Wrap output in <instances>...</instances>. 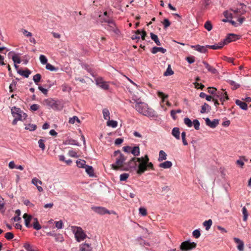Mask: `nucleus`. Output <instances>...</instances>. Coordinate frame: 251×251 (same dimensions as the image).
<instances>
[{"instance_id":"obj_1","label":"nucleus","mask_w":251,"mask_h":251,"mask_svg":"<svg viewBox=\"0 0 251 251\" xmlns=\"http://www.w3.org/2000/svg\"><path fill=\"white\" fill-rule=\"evenodd\" d=\"M134 107V106H132ZM136 110L140 114L149 117L155 116V112L153 109L149 107L148 105L144 102H136L134 106Z\"/></svg>"},{"instance_id":"obj_2","label":"nucleus","mask_w":251,"mask_h":251,"mask_svg":"<svg viewBox=\"0 0 251 251\" xmlns=\"http://www.w3.org/2000/svg\"><path fill=\"white\" fill-rule=\"evenodd\" d=\"M114 155L116 157L115 164H112L111 167L115 170H122L125 168L126 157L122 154L120 151H116L114 153Z\"/></svg>"},{"instance_id":"obj_3","label":"nucleus","mask_w":251,"mask_h":251,"mask_svg":"<svg viewBox=\"0 0 251 251\" xmlns=\"http://www.w3.org/2000/svg\"><path fill=\"white\" fill-rule=\"evenodd\" d=\"M148 169L154 170L153 164L149 162V158L148 155H145L144 157H143V160H142L141 164H138L137 173L141 175Z\"/></svg>"},{"instance_id":"obj_4","label":"nucleus","mask_w":251,"mask_h":251,"mask_svg":"<svg viewBox=\"0 0 251 251\" xmlns=\"http://www.w3.org/2000/svg\"><path fill=\"white\" fill-rule=\"evenodd\" d=\"M71 230L75 234L76 240L78 242L84 240L87 237V235L80 226H71Z\"/></svg>"},{"instance_id":"obj_5","label":"nucleus","mask_w":251,"mask_h":251,"mask_svg":"<svg viewBox=\"0 0 251 251\" xmlns=\"http://www.w3.org/2000/svg\"><path fill=\"white\" fill-rule=\"evenodd\" d=\"M142 160H143V157H133L130 160V161L126 164L125 168H123V170L132 171V170H136L138 166V165H137V162H138L139 164H141Z\"/></svg>"},{"instance_id":"obj_6","label":"nucleus","mask_w":251,"mask_h":251,"mask_svg":"<svg viewBox=\"0 0 251 251\" xmlns=\"http://www.w3.org/2000/svg\"><path fill=\"white\" fill-rule=\"evenodd\" d=\"M43 104L54 110H60L62 108L60 102L52 99H47L43 101Z\"/></svg>"},{"instance_id":"obj_7","label":"nucleus","mask_w":251,"mask_h":251,"mask_svg":"<svg viewBox=\"0 0 251 251\" xmlns=\"http://www.w3.org/2000/svg\"><path fill=\"white\" fill-rule=\"evenodd\" d=\"M11 113L14 118H18L20 120H25L27 115L22 111L20 108L14 106L11 109Z\"/></svg>"},{"instance_id":"obj_8","label":"nucleus","mask_w":251,"mask_h":251,"mask_svg":"<svg viewBox=\"0 0 251 251\" xmlns=\"http://www.w3.org/2000/svg\"><path fill=\"white\" fill-rule=\"evenodd\" d=\"M91 209L96 213L100 214V215H104L105 214H115L116 213L113 211H110L107 209H106L105 207H100V206H93L92 207Z\"/></svg>"},{"instance_id":"obj_9","label":"nucleus","mask_w":251,"mask_h":251,"mask_svg":"<svg viewBox=\"0 0 251 251\" xmlns=\"http://www.w3.org/2000/svg\"><path fill=\"white\" fill-rule=\"evenodd\" d=\"M196 243L194 242L191 243L187 241L182 242L180 248L182 251H188L195 249L196 247Z\"/></svg>"},{"instance_id":"obj_10","label":"nucleus","mask_w":251,"mask_h":251,"mask_svg":"<svg viewBox=\"0 0 251 251\" xmlns=\"http://www.w3.org/2000/svg\"><path fill=\"white\" fill-rule=\"evenodd\" d=\"M96 84L103 90H108L109 86L107 83L104 81L101 77H97L95 79Z\"/></svg>"},{"instance_id":"obj_11","label":"nucleus","mask_w":251,"mask_h":251,"mask_svg":"<svg viewBox=\"0 0 251 251\" xmlns=\"http://www.w3.org/2000/svg\"><path fill=\"white\" fill-rule=\"evenodd\" d=\"M105 28L109 31H113L116 34H119L120 32L114 21L112 22V23L108 24L107 26L105 27Z\"/></svg>"},{"instance_id":"obj_12","label":"nucleus","mask_w":251,"mask_h":251,"mask_svg":"<svg viewBox=\"0 0 251 251\" xmlns=\"http://www.w3.org/2000/svg\"><path fill=\"white\" fill-rule=\"evenodd\" d=\"M241 7L235 10H231L234 14H239L240 15H244L246 12V5L243 3H240Z\"/></svg>"},{"instance_id":"obj_13","label":"nucleus","mask_w":251,"mask_h":251,"mask_svg":"<svg viewBox=\"0 0 251 251\" xmlns=\"http://www.w3.org/2000/svg\"><path fill=\"white\" fill-rule=\"evenodd\" d=\"M205 121L206 125L212 128H215L219 124L218 119H214L213 121H211L208 118H207L205 119Z\"/></svg>"},{"instance_id":"obj_14","label":"nucleus","mask_w":251,"mask_h":251,"mask_svg":"<svg viewBox=\"0 0 251 251\" xmlns=\"http://www.w3.org/2000/svg\"><path fill=\"white\" fill-rule=\"evenodd\" d=\"M238 35L234 34H229L228 36L224 40L223 43H225V45L234 41L238 39Z\"/></svg>"},{"instance_id":"obj_15","label":"nucleus","mask_w":251,"mask_h":251,"mask_svg":"<svg viewBox=\"0 0 251 251\" xmlns=\"http://www.w3.org/2000/svg\"><path fill=\"white\" fill-rule=\"evenodd\" d=\"M234 242L238 244V246H237V249L239 251H244V243L243 241L240 240L239 238L235 237L233 239Z\"/></svg>"},{"instance_id":"obj_16","label":"nucleus","mask_w":251,"mask_h":251,"mask_svg":"<svg viewBox=\"0 0 251 251\" xmlns=\"http://www.w3.org/2000/svg\"><path fill=\"white\" fill-rule=\"evenodd\" d=\"M202 63L209 72L212 74H216L217 73V70L213 67L210 65L207 62L203 61Z\"/></svg>"},{"instance_id":"obj_17","label":"nucleus","mask_w":251,"mask_h":251,"mask_svg":"<svg viewBox=\"0 0 251 251\" xmlns=\"http://www.w3.org/2000/svg\"><path fill=\"white\" fill-rule=\"evenodd\" d=\"M23 218L25 220V225L27 227H30L31 226L30 223L32 219V216L28 215L26 213H25L23 215Z\"/></svg>"},{"instance_id":"obj_18","label":"nucleus","mask_w":251,"mask_h":251,"mask_svg":"<svg viewBox=\"0 0 251 251\" xmlns=\"http://www.w3.org/2000/svg\"><path fill=\"white\" fill-rule=\"evenodd\" d=\"M192 48L195 49L196 50L201 52V53H205L207 51L206 48H208L207 46L206 47L200 46L199 45H197L196 46H192Z\"/></svg>"},{"instance_id":"obj_19","label":"nucleus","mask_w":251,"mask_h":251,"mask_svg":"<svg viewBox=\"0 0 251 251\" xmlns=\"http://www.w3.org/2000/svg\"><path fill=\"white\" fill-rule=\"evenodd\" d=\"M79 251H92V250L90 244L84 243L80 246Z\"/></svg>"},{"instance_id":"obj_20","label":"nucleus","mask_w":251,"mask_h":251,"mask_svg":"<svg viewBox=\"0 0 251 251\" xmlns=\"http://www.w3.org/2000/svg\"><path fill=\"white\" fill-rule=\"evenodd\" d=\"M235 103L237 105L239 106L242 109L245 110L248 109V105L246 102L241 101L239 100H237L235 101Z\"/></svg>"},{"instance_id":"obj_21","label":"nucleus","mask_w":251,"mask_h":251,"mask_svg":"<svg viewBox=\"0 0 251 251\" xmlns=\"http://www.w3.org/2000/svg\"><path fill=\"white\" fill-rule=\"evenodd\" d=\"M64 144L79 146L78 142L72 138H68L64 142Z\"/></svg>"},{"instance_id":"obj_22","label":"nucleus","mask_w":251,"mask_h":251,"mask_svg":"<svg viewBox=\"0 0 251 251\" xmlns=\"http://www.w3.org/2000/svg\"><path fill=\"white\" fill-rule=\"evenodd\" d=\"M172 166V163L169 161H166L159 164V167L164 169L170 168Z\"/></svg>"},{"instance_id":"obj_23","label":"nucleus","mask_w":251,"mask_h":251,"mask_svg":"<svg viewBox=\"0 0 251 251\" xmlns=\"http://www.w3.org/2000/svg\"><path fill=\"white\" fill-rule=\"evenodd\" d=\"M158 51H160L162 53H165L166 52V50L161 47H154L152 48L151 52L153 54H155Z\"/></svg>"},{"instance_id":"obj_24","label":"nucleus","mask_w":251,"mask_h":251,"mask_svg":"<svg viewBox=\"0 0 251 251\" xmlns=\"http://www.w3.org/2000/svg\"><path fill=\"white\" fill-rule=\"evenodd\" d=\"M225 45V43L220 42L218 44H215L212 46L207 45V47L208 48L213 49V50H218L220 49Z\"/></svg>"},{"instance_id":"obj_25","label":"nucleus","mask_w":251,"mask_h":251,"mask_svg":"<svg viewBox=\"0 0 251 251\" xmlns=\"http://www.w3.org/2000/svg\"><path fill=\"white\" fill-rule=\"evenodd\" d=\"M224 89H221V91H218L213 96V97H214L216 99L219 98L221 102H223V99L224 96V94H223Z\"/></svg>"},{"instance_id":"obj_26","label":"nucleus","mask_w":251,"mask_h":251,"mask_svg":"<svg viewBox=\"0 0 251 251\" xmlns=\"http://www.w3.org/2000/svg\"><path fill=\"white\" fill-rule=\"evenodd\" d=\"M211 110V107L206 103H204L201 106V113H207Z\"/></svg>"},{"instance_id":"obj_27","label":"nucleus","mask_w":251,"mask_h":251,"mask_svg":"<svg viewBox=\"0 0 251 251\" xmlns=\"http://www.w3.org/2000/svg\"><path fill=\"white\" fill-rule=\"evenodd\" d=\"M172 134L176 139H180V132L178 127H174L172 130Z\"/></svg>"},{"instance_id":"obj_28","label":"nucleus","mask_w":251,"mask_h":251,"mask_svg":"<svg viewBox=\"0 0 251 251\" xmlns=\"http://www.w3.org/2000/svg\"><path fill=\"white\" fill-rule=\"evenodd\" d=\"M5 202L4 199L0 196V212L4 213L5 211L4 206Z\"/></svg>"},{"instance_id":"obj_29","label":"nucleus","mask_w":251,"mask_h":251,"mask_svg":"<svg viewBox=\"0 0 251 251\" xmlns=\"http://www.w3.org/2000/svg\"><path fill=\"white\" fill-rule=\"evenodd\" d=\"M85 169L86 173L89 175V176H94V169L92 166L87 165Z\"/></svg>"},{"instance_id":"obj_30","label":"nucleus","mask_w":251,"mask_h":251,"mask_svg":"<svg viewBox=\"0 0 251 251\" xmlns=\"http://www.w3.org/2000/svg\"><path fill=\"white\" fill-rule=\"evenodd\" d=\"M131 152L134 156H139L140 155V149L138 146L134 147L133 148H131Z\"/></svg>"},{"instance_id":"obj_31","label":"nucleus","mask_w":251,"mask_h":251,"mask_svg":"<svg viewBox=\"0 0 251 251\" xmlns=\"http://www.w3.org/2000/svg\"><path fill=\"white\" fill-rule=\"evenodd\" d=\"M34 222L33 223V228L36 230H39L41 228V226L40 225L38 219L36 218L33 219Z\"/></svg>"},{"instance_id":"obj_32","label":"nucleus","mask_w":251,"mask_h":251,"mask_svg":"<svg viewBox=\"0 0 251 251\" xmlns=\"http://www.w3.org/2000/svg\"><path fill=\"white\" fill-rule=\"evenodd\" d=\"M18 73L20 75H21L26 78H27L29 76V75L31 73L30 71L28 69H26V70H25V71L19 70L18 71Z\"/></svg>"},{"instance_id":"obj_33","label":"nucleus","mask_w":251,"mask_h":251,"mask_svg":"<svg viewBox=\"0 0 251 251\" xmlns=\"http://www.w3.org/2000/svg\"><path fill=\"white\" fill-rule=\"evenodd\" d=\"M77 166L79 168H85L87 165H86V161L84 160L79 159L76 161Z\"/></svg>"},{"instance_id":"obj_34","label":"nucleus","mask_w":251,"mask_h":251,"mask_svg":"<svg viewBox=\"0 0 251 251\" xmlns=\"http://www.w3.org/2000/svg\"><path fill=\"white\" fill-rule=\"evenodd\" d=\"M150 34L151 39L154 41L155 44L158 46H160L161 43L159 41L157 36L152 32H151Z\"/></svg>"},{"instance_id":"obj_35","label":"nucleus","mask_w":251,"mask_h":251,"mask_svg":"<svg viewBox=\"0 0 251 251\" xmlns=\"http://www.w3.org/2000/svg\"><path fill=\"white\" fill-rule=\"evenodd\" d=\"M167 154L166 153L162 150H161L159 153V158L158 161H162L163 160L166 159Z\"/></svg>"},{"instance_id":"obj_36","label":"nucleus","mask_w":251,"mask_h":251,"mask_svg":"<svg viewBox=\"0 0 251 251\" xmlns=\"http://www.w3.org/2000/svg\"><path fill=\"white\" fill-rule=\"evenodd\" d=\"M212 224V221L211 219L205 221L203 223V226L205 227V229L208 230Z\"/></svg>"},{"instance_id":"obj_37","label":"nucleus","mask_w":251,"mask_h":251,"mask_svg":"<svg viewBox=\"0 0 251 251\" xmlns=\"http://www.w3.org/2000/svg\"><path fill=\"white\" fill-rule=\"evenodd\" d=\"M24 247L27 251H37V250L35 248H34L33 247L31 246L28 243L25 244L24 245Z\"/></svg>"},{"instance_id":"obj_38","label":"nucleus","mask_w":251,"mask_h":251,"mask_svg":"<svg viewBox=\"0 0 251 251\" xmlns=\"http://www.w3.org/2000/svg\"><path fill=\"white\" fill-rule=\"evenodd\" d=\"M41 75L39 74H37L36 75L33 76V80H34L36 84L38 85V83L41 80Z\"/></svg>"},{"instance_id":"obj_39","label":"nucleus","mask_w":251,"mask_h":251,"mask_svg":"<svg viewBox=\"0 0 251 251\" xmlns=\"http://www.w3.org/2000/svg\"><path fill=\"white\" fill-rule=\"evenodd\" d=\"M102 113L103 118L105 120H109L110 119V113L109 110L107 109H104L102 110Z\"/></svg>"},{"instance_id":"obj_40","label":"nucleus","mask_w":251,"mask_h":251,"mask_svg":"<svg viewBox=\"0 0 251 251\" xmlns=\"http://www.w3.org/2000/svg\"><path fill=\"white\" fill-rule=\"evenodd\" d=\"M200 97L201 98H205L207 101H210L213 98L212 96L207 95L203 92H201L200 93Z\"/></svg>"},{"instance_id":"obj_41","label":"nucleus","mask_w":251,"mask_h":251,"mask_svg":"<svg viewBox=\"0 0 251 251\" xmlns=\"http://www.w3.org/2000/svg\"><path fill=\"white\" fill-rule=\"evenodd\" d=\"M107 125L112 127H116L118 125V123L116 121L109 120L107 122Z\"/></svg>"},{"instance_id":"obj_42","label":"nucleus","mask_w":251,"mask_h":251,"mask_svg":"<svg viewBox=\"0 0 251 251\" xmlns=\"http://www.w3.org/2000/svg\"><path fill=\"white\" fill-rule=\"evenodd\" d=\"M174 74V71L172 70L170 65H169L166 72L164 73V75L169 76Z\"/></svg>"},{"instance_id":"obj_43","label":"nucleus","mask_w":251,"mask_h":251,"mask_svg":"<svg viewBox=\"0 0 251 251\" xmlns=\"http://www.w3.org/2000/svg\"><path fill=\"white\" fill-rule=\"evenodd\" d=\"M101 23H107V24H109L110 23H112V22H113V20L111 19V18H109L108 17H101Z\"/></svg>"},{"instance_id":"obj_44","label":"nucleus","mask_w":251,"mask_h":251,"mask_svg":"<svg viewBox=\"0 0 251 251\" xmlns=\"http://www.w3.org/2000/svg\"><path fill=\"white\" fill-rule=\"evenodd\" d=\"M54 237L55 240L57 242H62L64 241V238L61 234H56Z\"/></svg>"},{"instance_id":"obj_45","label":"nucleus","mask_w":251,"mask_h":251,"mask_svg":"<svg viewBox=\"0 0 251 251\" xmlns=\"http://www.w3.org/2000/svg\"><path fill=\"white\" fill-rule=\"evenodd\" d=\"M242 213L243 214V220L244 221H246L248 217V212L245 207L242 208Z\"/></svg>"},{"instance_id":"obj_46","label":"nucleus","mask_w":251,"mask_h":251,"mask_svg":"<svg viewBox=\"0 0 251 251\" xmlns=\"http://www.w3.org/2000/svg\"><path fill=\"white\" fill-rule=\"evenodd\" d=\"M204 28L208 31H210L212 29V25L211 22L209 21H206L204 24Z\"/></svg>"},{"instance_id":"obj_47","label":"nucleus","mask_w":251,"mask_h":251,"mask_svg":"<svg viewBox=\"0 0 251 251\" xmlns=\"http://www.w3.org/2000/svg\"><path fill=\"white\" fill-rule=\"evenodd\" d=\"M157 96L162 99L163 101H164L165 100L168 98V95H165L163 92L160 91L157 92Z\"/></svg>"},{"instance_id":"obj_48","label":"nucleus","mask_w":251,"mask_h":251,"mask_svg":"<svg viewBox=\"0 0 251 251\" xmlns=\"http://www.w3.org/2000/svg\"><path fill=\"white\" fill-rule=\"evenodd\" d=\"M36 125L34 124H29L25 127L26 129L29 130L30 131H34L36 129Z\"/></svg>"},{"instance_id":"obj_49","label":"nucleus","mask_w":251,"mask_h":251,"mask_svg":"<svg viewBox=\"0 0 251 251\" xmlns=\"http://www.w3.org/2000/svg\"><path fill=\"white\" fill-rule=\"evenodd\" d=\"M46 68L50 71H56L57 69L50 63H47Z\"/></svg>"},{"instance_id":"obj_50","label":"nucleus","mask_w":251,"mask_h":251,"mask_svg":"<svg viewBox=\"0 0 251 251\" xmlns=\"http://www.w3.org/2000/svg\"><path fill=\"white\" fill-rule=\"evenodd\" d=\"M75 121H76L78 123H80L79 119L75 116L71 118L69 120V123L71 124H74L75 123Z\"/></svg>"},{"instance_id":"obj_51","label":"nucleus","mask_w":251,"mask_h":251,"mask_svg":"<svg viewBox=\"0 0 251 251\" xmlns=\"http://www.w3.org/2000/svg\"><path fill=\"white\" fill-rule=\"evenodd\" d=\"M184 124L187 125L188 127H190L193 125V122L188 118H185L184 119Z\"/></svg>"},{"instance_id":"obj_52","label":"nucleus","mask_w":251,"mask_h":251,"mask_svg":"<svg viewBox=\"0 0 251 251\" xmlns=\"http://www.w3.org/2000/svg\"><path fill=\"white\" fill-rule=\"evenodd\" d=\"M39 59L41 62V63L42 64H46L48 62V59L47 57L44 55H40L39 57Z\"/></svg>"},{"instance_id":"obj_53","label":"nucleus","mask_w":251,"mask_h":251,"mask_svg":"<svg viewBox=\"0 0 251 251\" xmlns=\"http://www.w3.org/2000/svg\"><path fill=\"white\" fill-rule=\"evenodd\" d=\"M55 227L59 229H62L63 228V223L62 222V221H56L55 222Z\"/></svg>"},{"instance_id":"obj_54","label":"nucleus","mask_w":251,"mask_h":251,"mask_svg":"<svg viewBox=\"0 0 251 251\" xmlns=\"http://www.w3.org/2000/svg\"><path fill=\"white\" fill-rule=\"evenodd\" d=\"M21 31L22 33L26 37H31L32 36V34L31 32L28 31L26 29H21Z\"/></svg>"},{"instance_id":"obj_55","label":"nucleus","mask_w":251,"mask_h":251,"mask_svg":"<svg viewBox=\"0 0 251 251\" xmlns=\"http://www.w3.org/2000/svg\"><path fill=\"white\" fill-rule=\"evenodd\" d=\"M32 183L35 186H38V184L41 185L42 184V181L40 180L36 177H34L32 180Z\"/></svg>"},{"instance_id":"obj_56","label":"nucleus","mask_w":251,"mask_h":251,"mask_svg":"<svg viewBox=\"0 0 251 251\" xmlns=\"http://www.w3.org/2000/svg\"><path fill=\"white\" fill-rule=\"evenodd\" d=\"M139 213L143 216H145L147 215V209L144 207H140L139 209Z\"/></svg>"},{"instance_id":"obj_57","label":"nucleus","mask_w":251,"mask_h":251,"mask_svg":"<svg viewBox=\"0 0 251 251\" xmlns=\"http://www.w3.org/2000/svg\"><path fill=\"white\" fill-rule=\"evenodd\" d=\"M12 59L14 61V63L19 64L21 63L20 58L17 55H13Z\"/></svg>"},{"instance_id":"obj_58","label":"nucleus","mask_w":251,"mask_h":251,"mask_svg":"<svg viewBox=\"0 0 251 251\" xmlns=\"http://www.w3.org/2000/svg\"><path fill=\"white\" fill-rule=\"evenodd\" d=\"M193 124L194 125V126L195 129L199 130L200 129V124L199 121L198 120H197V119L194 120L193 122Z\"/></svg>"},{"instance_id":"obj_59","label":"nucleus","mask_w":251,"mask_h":251,"mask_svg":"<svg viewBox=\"0 0 251 251\" xmlns=\"http://www.w3.org/2000/svg\"><path fill=\"white\" fill-rule=\"evenodd\" d=\"M4 237L6 239L10 240L13 238L14 235L12 232H9L5 233Z\"/></svg>"},{"instance_id":"obj_60","label":"nucleus","mask_w":251,"mask_h":251,"mask_svg":"<svg viewBox=\"0 0 251 251\" xmlns=\"http://www.w3.org/2000/svg\"><path fill=\"white\" fill-rule=\"evenodd\" d=\"M129 176V175L128 174H126V173L120 175V180L121 181H125L128 178Z\"/></svg>"},{"instance_id":"obj_61","label":"nucleus","mask_w":251,"mask_h":251,"mask_svg":"<svg viewBox=\"0 0 251 251\" xmlns=\"http://www.w3.org/2000/svg\"><path fill=\"white\" fill-rule=\"evenodd\" d=\"M45 141L43 139H40L38 141V144L39 147L44 151L45 149V145L44 144Z\"/></svg>"},{"instance_id":"obj_62","label":"nucleus","mask_w":251,"mask_h":251,"mask_svg":"<svg viewBox=\"0 0 251 251\" xmlns=\"http://www.w3.org/2000/svg\"><path fill=\"white\" fill-rule=\"evenodd\" d=\"M229 84L233 86V89H236L240 87V85L237 83H236L235 81L232 80L229 81Z\"/></svg>"},{"instance_id":"obj_63","label":"nucleus","mask_w":251,"mask_h":251,"mask_svg":"<svg viewBox=\"0 0 251 251\" xmlns=\"http://www.w3.org/2000/svg\"><path fill=\"white\" fill-rule=\"evenodd\" d=\"M224 15L226 19H232L233 17L232 14L227 11L224 12Z\"/></svg>"},{"instance_id":"obj_64","label":"nucleus","mask_w":251,"mask_h":251,"mask_svg":"<svg viewBox=\"0 0 251 251\" xmlns=\"http://www.w3.org/2000/svg\"><path fill=\"white\" fill-rule=\"evenodd\" d=\"M162 24H163L165 28H166L168 27H169L171 24L170 22L167 19H165L163 22H162Z\"/></svg>"}]
</instances>
